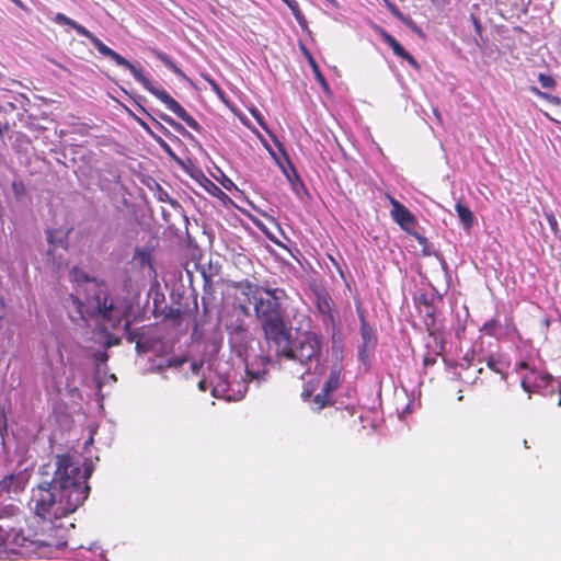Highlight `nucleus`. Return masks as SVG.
Listing matches in <instances>:
<instances>
[{
	"label": "nucleus",
	"instance_id": "obj_36",
	"mask_svg": "<svg viewBox=\"0 0 561 561\" xmlns=\"http://www.w3.org/2000/svg\"><path fill=\"white\" fill-rule=\"evenodd\" d=\"M157 57L167 66L170 67L173 62L165 54L158 53Z\"/></svg>",
	"mask_w": 561,
	"mask_h": 561
},
{
	"label": "nucleus",
	"instance_id": "obj_4",
	"mask_svg": "<svg viewBox=\"0 0 561 561\" xmlns=\"http://www.w3.org/2000/svg\"><path fill=\"white\" fill-rule=\"evenodd\" d=\"M89 304L93 314L112 329H117L123 320L129 317L126 300L112 295L106 283L102 279H93L92 296Z\"/></svg>",
	"mask_w": 561,
	"mask_h": 561
},
{
	"label": "nucleus",
	"instance_id": "obj_11",
	"mask_svg": "<svg viewBox=\"0 0 561 561\" xmlns=\"http://www.w3.org/2000/svg\"><path fill=\"white\" fill-rule=\"evenodd\" d=\"M32 528H10L7 549L16 554L35 557V541Z\"/></svg>",
	"mask_w": 561,
	"mask_h": 561
},
{
	"label": "nucleus",
	"instance_id": "obj_26",
	"mask_svg": "<svg viewBox=\"0 0 561 561\" xmlns=\"http://www.w3.org/2000/svg\"><path fill=\"white\" fill-rule=\"evenodd\" d=\"M124 322V330L126 332V340L128 343L136 342V348L138 352H144L141 350V344L139 341H137L138 334L131 330V322L129 321L128 317L123 320Z\"/></svg>",
	"mask_w": 561,
	"mask_h": 561
},
{
	"label": "nucleus",
	"instance_id": "obj_40",
	"mask_svg": "<svg viewBox=\"0 0 561 561\" xmlns=\"http://www.w3.org/2000/svg\"><path fill=\"white\" fill-rule=\"evenodd\" d=\"M174 73H176L178 76H181L183 78H186L184 76V73L182 72V70L180 68H178L173 62L171 64V66L169 67Z\"/></svg>",
	"mask_w": 561,
	"mask_h": 561
},
{
	"label": "nucleus",
	"instance_id": "obj_12",
	"mask_svg": "<svg viewBox=\"0 0 561 561\" xmlns=\"http://www.w3.org/2000/svg\"><path fill=\"white\" fill-rule=\"evenodd\" d=\"M357 314L360 323V337L362 345L358 347V357L362 362L368 359V352L373 350L377 344L376 331L366 320L365 311L357 307Z\"/></svg>",
	"mask_w": 561,
	"mask_h": 561
},
{
	"label": "nucleus",
	"instance_id": "obj_43",
	"mask_svg": "<svg viewBox=\"0 0 561 561\" xmlns=\"http://www.w3.org/2000/svg\"><path fill=\"white\" fill-rule=\"evenodd\" d=\"M251 113H252V114H253V116L256 118V121L259 122V124H260L261 126H263V127H264V123H263V121H262V117H261L260 113H259L256 110H252V111H251Z\"/></svg>",
	"mask_w": 561,
	"mask_h": 561
},
{
	"label": "nucleus",
	"instance_id": "obj_7",
	"mask_svg": "<svg viewBox=\"0 0 561 561\" xmlns=\"http://www.w3.org/2000/svg\"><path fill=\"white\" fill-rule=\"evenodd\" d=\"M133 77L151 94L159 99L168 110L173 112L179 118L185 122L190 127L197 129V122L175 101L167 91L156 88L151 81L135 65L128 69Z\"/></svg>",
	"mask_w": 561,
	"mask_h": 561
},
{
	"label": "nucleus",
	"instance_id": "obj_14",
	"mask_svg": "<svg viewBox=\"0 0 561 561\" xmlns=\"http://www.w3.org/2000/svg\"><path fill=\"white\" fill-rule=\"evenodd\" d=\"M28 477L24 471L9 473L0 481V496L19 494L24 491Z\"/></svg>",
	"mask_w": 561,
	"mask_h": 561
},
{
	"label": "nucleus",
	"instance_id": "obj_54",
	"mask_svg": "<svg viewBox=\"0 0 561 561\" xmlns=\"http://www.w3.org/2000/svg\"><path fill=\"white\" fill-rule=\"evenodd\" d=\"M284 2H286L288 4V2H291V0H283Z\"/></svg>",
	"mask_w": 561,
	"mask_h": 561
},
{
	"label": "nucleus",
	"instance_id": "obj_45",
	"mask_svg": "<svg viewBox=\"0 0 561 561\" xmlns=\"http://www.w3.org/2000/svg\"><path fill=\"white\" fill-rule=\"evenodd\" d=\"M47 240L49 243H55V237H53V231H47Z\"/></svg>",
	"mask_w": 561,
	"mask_h": 561
},
{
	"label": "nucleus",
	"instance_id": "obj_13",
	"mask_svg": "<svg viewBox=\"0 0 561 561\" xmlns=\"http://www.w3.org/2000/svg\"><path fill=\"white\" fill-rule=\"evenodd\" d=\"M392 206L391 216L393 220L405 231H410L416 224L414 215L394 197L387 196Z\"/></svg>",
	"mask_w": 561,
	"mask_h": 561
},
{
	"label": "nucleus",
	"instance_id": "obj_51",
	"mask_svg": "<svg viewBox=\"0 0 561 561\" xmlns=\"http://www.w3.org/2000/svg\"><path fill=\"white\" fill-rule=\"evenodd\" d=\"M198 386H199V388H201L202 390H205V388H204V381H201V382L198 383Z\"/></svg>",
	"mask_w": 561,
	"mask_h": 561
},
{
	"label": "nucleus",
	"instance_id": "obj_42",
	"mask_svg": "<svg viewBox=\"0 0 561 561\" xmlns=\"http://www.w3.org/2000/svg\"><path fill=\"white\" fill-rule=\"evenodd\" d=\"M247 375L250 377L251 380H259L261 378L260 373H253L250 369H247Z\"/></svg>",
	"mask_w": 561,
	"mask_h": 561
},
{
	"label": "nucleus",
	"instance_id": "obj_2",
	"mask_svg": "<svg viewBox=\"0 0 561 561\" xmlns=\"http://www.w3.org/2000/svg\"><path fill=\"white\" fill-rule=\"evenodd\" d=\"M280 320L282 322L278 327L272 329L271 333H267V330L263 332L266 344L274 347L278 356L288 360H297L302 365H307L312 359L318 358L321 352L319 335L314 332H304L297 337L296 343L293 344V323L286 311L282 314Z\"/></svg>",
	"mask_w": 561,
	"mask_h": 561
},
{
	"label": "nucleus",
	"instance_id": "obj_6",
	"mask_svg": "<svg viewBox=\"0 0 561 561\" xmlns=\"http://www.w3.org/2000/svg\"><path fill=\"white\" fill-rule=\"evenodd\" d=\"M133 77L151 94L159 99L168 110L173 112L179 118L185 122L190 127L197 129V122L175 101L167 91L156 88L151 81L135 65L128 69Z\"/></svg>",
	"mask_w": 561,
	"mask_h": 561
},
{
	"label": "nucleus",
	"instance_id": "obj_19",
	"mask_svg": "<svg viewBox=\"0 0 561 561\" xmlns=\"http://www.w3.org/2000/svg\"><path fill=\"white\" fill-rule=\"evenodd\" d=\"M383 39L392 48L394 55L405 59L410 65L414 67L417 66L415 59L402 47V45L393 36H391L388 33H385Z\"/></svg>",
	"mask_w": 561,
	"mask_h": 561
},
{
	"label": "nucleus",
	"instance_id": "obj_34",
	"mask_svg": "<svg viewBox=\"0 0 561 561\" xmlns=\"http://www.w3.org/2000/svg\"><path fill=\"white\" fill-rule=\"evenodd\" d=\"M9 526L3 527L0 525V547H4L7 549L8 546V538H9V530H7Z\"/></svg>",
	"mask_w": 561,
	"mask_h": 561
},
{
	"label": "nucleus",
	"instance_id": "obj_24",
	"mask_svg": "<svg viewBox=\"0 0 561 561\" xmlns=\"http://www.w3.org/2000/svg\"><path fill=\"white\" fill-rule=\"evenodd\" d=\"M334 402L335 401L333 400L332 396L328 392H324L322 389L321 392L313 397V403L317 411H321L327 407H332Z\"/></svg>",
	"mask_w": 561,
	"mask_h": 561
},
{
	"label": "nucleus",
	"instance_id": "obj_27",
	"mask_svg": "<svg viewBox=\"0 0 561 561\" xmlns=\"http://www.w3.org/2000/svg\"><path fill=\"white\" fill-rule=\"evenodd\" d=\"M163 316L165 320H170L176 325L181 324L182 311L179 308L169 307L165 309Z\"/></svg>",
	"mask_w": 561,
	"mask_h": 561
},
{
	"label": "nucleus",
	"instance_id": "obj_28",
	"mask_svg": "<svg viewBox=\"0 0 561 561\" xmlns=\"http://www.w3.org/2000/svg\"><path fill=\"white\" fill-rule=\"evenodd\" d=\"M500 327H501V323H500L499 319L493 318V319L486 321L482 325L481 331L484 332L486 335L494 336L496 334L497 330L500 329Z\"/></svg>",
	"mask_w": 561,
	"mask_h": 561
},
{
	"label": "nucleus",
	"instance_id": "obj_10",
	"mask_svg": "<svg viewBox=\"0 0 561 561\" xmlns=\"http://www.w3.org/2000/svg\"><path fill=\"white\" fill-rule=\"evenodd\" d=\"M265 149L270 152L275 163L280 169L282 173L285 175L287 181L289 182L291 188L295 192H298L299 187H304V182L298 174L296 168L294 167L290 158L285 150L283 142H275L277 146V151H275L270 142H263Z\"/></svg>",
	"mask_w": 561,
	"mask_h": 561
},
{
	"label": "nucleus",
	"instance_id": "obj_25",
	"mask_svg": "<svg viewBox=\"0 0 561 561\" xmlns=\"http://www.w3.org/2000/svg\"><path fill=\"white\" fill-rule=\"evenodd\" d=\"M309 61H310V65H311V68L313 70V73H314V77H316V80L319 82V84L321 85V88L323 89V91L327 93V94H330L331 93V90H330V87L325 80V78L323 77V75L321 73L317 62L314 61V59L309 56Z\"/></svg>",
	"mask_w": 561,
	"mask_h": 561
},
{
	"label": "nucleus",
	"instance_id": "obj_16",
	"mask_svg": "<svg viewBox=\"0 0 561 561\" xmlns=\"http://www.w3.org/2000/svg\"><path fill=\"white\" fill-rule=\"evenodd\" d=\"M445 343L442 337H432L426 342V352L423 355V365L425 367L436 364L437 358L443 355Z\"/></svg>",
	"mask_w": 561,
	"mask_h": 561
},
{
	"label": "nucleus",
	"instance_id": "obj_37",
	"mask_svg": "<svg viewBox=\"0 0 561 561\" xmlns=\"http://www.w3.org/2000/svg\"><path fill=\"white\" fill-rule=\"evenodd\" d=\"M157 57L167 66L170 67L173 62L165 54L158 53Z\"/></svg>",
	"mask_w": 561,
	"mask_h": 561
},
{
	"label": "nucleus",
	"instance_id": "obj_39",
	"mask_svg": "<svg viewBox=\"0 0 561 561\" xmlns=\"http://www.w3.org/2000/svg\"><path fill=\"white\" fill-rule=\"evenodd\" d=\"M9 126L8 125H4L3 128L0 126V137L1 138H4V137H9L11 138L12 136L8 133L9 131Z\"/></svg>",
	"mask_w": 561,
	"mask_h": 561
},
{
	"label": "nucleus",
	"instance_id": "obj_44",
	"mask_svg": "<svg viewBox=\"0 0 561 561\" xmlns=\"http://www.w3.org/2000/svg\"><path fill=\"white\" fill-rule=\"evenodd\" d=\"M232 330L236 333H243V332H245V328H244L243 323L237 324L236 327L232 328Z\"/></svg>",
	"mask_w": 561,
	"mask_h": 561
},
{
	"label": "nucleus",
	"instance_id": "obj_20",
	"mask_svg": "<svg viewBox=\"0 0 561 561\" xmlns=\"http://www.w3.org/2000/svg\"><path fill=\"white\" fill-rule=\"evenodd\" d=\"M455 209L463 228L471 229L473 226V214L470 208L462 203H457Z\"/></svg>",
	"mask_w": 561,
	"mask_h": 561
},
{
	"label": "nucleus",
	"instance_id": "obj_17",
	"mask_svg": "<svg viewBox=\"0 0 561 561\" xmlns=\"http://www.w3.org/2000/svg\"><path fill=\"white\" fill-rule=\"evenodd\" d=\"M485 366L489 370L497 375L501 381H506L508 364L501 356H488L485 359Z\"/></svg>",
	"mask_w": 561,
	"mask_h": 561
},
{
	"label": "nucleus",
	"instance_id": "obj_50",
	"mask_svg": "<svg viewBox=\"0 0 561 561\" xmlns=\"http://www.w3.org/2000/svg\"><path fill=\"white\" fill-rule=\"evenodd\" d=\"M73 300L78 305V308H81V301L78 298H75Z\"/></svg>",
	"mask_w": 561,
	"mask_h": 561
},
{
	"label": "nucleus",
	"instance_id": "obj_1",
	"mask_svg": "<svg viewBox=\"0 0 561 561\" xmlns=\"http://www.w3.org/2000/svg\"><path fill=\"white\" fill-rule=\"evenodd\" d=\"M92 471L90 462L81 467L69 454L57 455L51 481L38 484L32 492L34 514L42 520H51L76 512L89 496Z\"/></svg>",
	"mask_w": 561,
	"mask_h": 561
},
{
	"label": "nucleus",
	"instance_id": "obj_22",
	"mask_svg": "<svg viewBox=\"0 0 561 561\" xmlns=\"http://www.w3.org/2000/svg\"><path fill=\"white\" fill-rule=\"evenodd\" d=\"M317 306H318L319 312L324 318H327L331 322H334L332 300L329 297H320L318 299Z\"/></svg>",
	"mask_w": 561,
	"mask_h": 561
},
{
	"label": "nucleus",
	"instance_id": "obj_30",
	"mask_svg": "<svg viewBox=\"0 0 561 561\" xmlns=\"http://www.w3.org/2000/svg\"><path fill=\"white\" fill-rule=\"evenodd\" d=\"M391 12L399 18L407 26L413 30L416 33H421L420 28L415 25V23L410 19L404 16L400 11H398L394 7H390Z\"/></svg>",
	"mask_w": 561,
	"mask_h": 561
},
{
	"label": "nucleus",
	"instance_id": "obj_46",
	"mask_svg": "<svg viewBox=\"0 0 561 561\" xmlns=\"http://www.w3.org/2000/svg\"><path fill=\"white\" fill-rule=\"evenodd\" d=\"M416 239L419 240V242L423 245H425L427 243V240L425 237L423 236H420V234H416Z\"/></svg>",
	"mask_w": 561,
	"mask_h": 561
},
{
	"label": "nucleus",
	"instance_id": "obj_29",
	"mask_svg": "<svg viewBox=\"0 0 561 561\" xmlns=\"http://www.w3.org/2000/svg\"><path fill=\"white\" fill-rule=\"evenodd\" d=\"M11 188L16 201H21L26 196L27 191L25 184L22 181H13Z\"/></svg>",
	"mask_w": 561,
	"mask_h": 561
},
{
	"label": "nucleus",
	"instance_id": "obj_5",
	"mask_svg": "<svg viewBox=\"0 0 561 561\" xmlns=\"http://www.w3.org/2000/svg\"><path fill=\"white\" fill-rule=\"evenodd\" d=\"M35 557L51 559L67 546L65 529L53 525L51 520L37 522L33 530Z\"/></svg>",
	"mask_w": 561,
	"mask_h": 561
},
{
	"label": "nucleus",
	"instance_id": "obj_48",
	"mask_svg": "<svg viewBox=\"0 0 561 561\" xmlns=\"http://www.w3.org/2000/svg\"><path fill=\"white\" fill-rule=\"evenodd\" d=\"M473 23H474V27H476V30L479 32V31H480V24H479V22H478L476 19H473Z\"/></svg>",
	"mask_w": 561,
	"mask_h": 561
},
{
	"label": "nucleus",
	"instance_id": "obj_21",
	"mask_svg": "<svg viewBox=\"0 0 561 561\" xmlns=\"http://www.w3.org/2000/svg\"><path fill=\"white\" fill-rule=\"evenodd\" d=\"M423 322L428 333V339L440 337L437 332L435 311L432 307H428V310L424 316Z\"/></svg>",
	"mask_w": 561,
	"mask_h": 561
},
{
	"label": "nucleus",
	"instance_id": "obj_49",
	"mask_svg": "<svg viewBox=\"0 0 561 561\" xmlns=\"http://www.w3.org/2000/svg\"><path fill=\"white\" fill-rule=\"evenodd\" d=\"M240 309L244 314H248V308L245 306H240Z\"/></svg>",
	"mask_w": 561,
	"mask_h": 561
},
{
	"label": "nucleus",
	"instance_id": "obj_56",
	"mask_svg": "<svg viewBox=\"0 0 561 561\" xmlns=\"http://www.w3.org/2000/svg\"><path fill=\"white\" fill-rule=\"evenodd\" d=\"M19 0H13V2H18Z\"/></svg>",
	"mask_w": 561,
	"mask_h": 561
},
{
	"label": "nucleus",
	"instance_id": "obj_18",
	"mask_svg": "<svg viewBox=\"0 0 561 561\" xmlns=\"http://www.w3.org/2000/svg\"><path fill=\"white\" fill-rule=\"evenodd\" d=\"M341 375H342V365L340 363L333 364L330 369L329 377L322 387V390L332 396L333 392H335L341 386V382H342Z\"/></svg>",
	"mask_w": 561,
	"mask_h": 561
},
{
	"label": "nucleus",
	"instance_id": "obj_9",
	"mask_svg": "<svg viewBox=\"0 0 561 561\" xmlns=\"http://www.w3.org/2000/svg\"><path fill=\"white\" fill-rule=\"evenodd\" d=\"M515 371L520 377V387L528 394L547 386L552 380V376L549 373L538 369L527 360L516 364Z\"/></svg>",
	"mask_w": 561,
	"mask_h": 561
},
{
	"label": "nucleus",
	"instance_id": "obj_31",
	"mask_svg": "<svg viewBox=\"0 0 561 561\" xmlns=\"http://www.w3.org/2000/svg\"><path fill=\"white\" fill-rule=\"evenodd\" d=\"M530 92H533L535 95H537L538 98L540 99H543L546 101H548L549 103H552V104H559L560 103V100L559 98L557 96H553V95H550L546 92H542L540 91L538 88L536 87H530Z\"/></svg>",
	"mask_w": 561,
	"mask_h": 561
},
{
	"label": "nucleus",
	"instance_id": "obj_52",
	"mask_svg": "<svg viewBox=\"0 0 561 561\" xmlns=\"http://www.w3.org/2000/svg\"><path fill=\"white\" fill-rule=\"evenodd\" d=\"M483 370H484V368H483V367H479V368H478V373H479V374H482V373H483Z\"/></svg>",
	"mask_w": 561,
	"mask_h": 561
},
{
	"label": "nucleus",
	"instance_id": "obj_15",
	"mask_svg": "<svg viewBox=\"0 0 561 561\" xmlns=\"http://www.w3.org/2000/svg\"><path fill=\"white\" fill-rule=\"evenodd\" d=\"M160 145L163 147V149L168 152V154L191 176L193 178L194 180L196 181H201V180H205L207 181L208 183H210L216 190L220 191L218 188V186H216L213 182H210L206 176L205 174L203 173V171L197 168L194 162L192 161V159L190 158H185V159H182L180 157H178L169 147L168 142H160Z\"/></svg>",
	"mask_w": 561,
	"mask_h": 561
},
{
	"label": "nucleus",
	"instance_id": "obj_3",
	"mask_svg": "<svg viewBox=\"0 0 561 561\" xmlns=\"http://www.w3.org/2000/svg\"><path fill=\"white\" fill-rule=\"evenodd\" d=\"M237 288L252 301L254 317L262 333L265 330L271 333L272 329L278 327L282 314L286 311L283 302L288 297L284 288L260 286L248 279L239 282Z\"/></svg>",
	"mask_w": 561,
	"mask_h": 561
},
{
	"label": "nucleus",
	"instance_id": "obj_8",
	"mask_svg": "<svg viewBox=\"0 0 561 561\" xmlns=\"http://www.w3.org/2000/svg\"><path fill=\"white\" fill-rule=\"evenodd\" d=\"M54 22L60 25H68L76 30L77 33L80 35L87 37L91 41V43L94 45V47L98 49V51L107 58H111L115 61L116 65L125 67L126 69H129L131 67V62H129L126 58L114 51L112 48L106 46L101 39H99L96 36H94L89 30H87L81 24L77 23L76 21L69 19L62 13H57L54 18Z\"/></svg>",
	"mask_w": 561,
	"mask_h": 561
},
{
	"label": "nucleus",
	"instance_id": "obj_32",
	"mask_svg": "<svg viewBox=\"0 0 561 561\" xmlns=\"http://www.w3.org/2000/svg\"><path fill=\"white\" fill-rule=\"evenodd\" d=\"M538 80L546 89H552L556 85V80L549 75L540 73Z\"/></svg>",
	"mask_w": 561,
	"mask_h": 561
},
{
	"label": "nucleus",
	"instance_id": "obj_33",
	"mask_svg": "<svg viewBox=\"0 0 561 561\" xmlns=\"http://www.w3.org/2000/svg\"><path fill=\"white\" fill-rule=\"evenodd\" d=\"M546 218H547V221H548L551 230L557 234L559 231V226H558V221H557V218L553 215V213H551V211L546 213Z\"/></svg>",
	"mask_w": 561,
	"mask_h": 561
},
{
	"label": "nucleus",
	"instance_id": "obj_23",
	"mask_svg": "<svg viewBox=\"0 0 561 561\" xmlns=\"http://www.w3.org/2000/svg\"><path fill=\"white\" fill-rule=\"evenodd\" d=\"M70 277L76 283H88L90 284L89 290L92 293L93 289V279H98L96 277H90L84 271L75 266L70 271Z\"/></svg>",
	"mask_w": 561,
	"mask_h": 561
},
{
	"label": "nucleus",
	"instance_id": "obj_47",
	"mask_svg": "<svg viewBox=\"0 0 561 561\" xmlns=\"http://www.w3.org/2000/svg\"><path fill=\"white\" fill-rule=\"evenodd\" d=\"M10 511H11V514H14L15 512H19V507L14 506V505H11L10 506Z\"/></svg>",
	"mask_w": 561,
	"mask_h": 561
},
{
	"label": "nucleus",
	"instance_id": "obj_41",
	"mask_svg": "<svg viewBox=\"0 0 561 561\" xmlns=\"http://www.w3.org/2000/svg\"><path fill=\"white\" fill-rule=\"evenodd\" d=\"M203 277H204L205 285H207V286L213 285L211 275H208V274H206L205 271H203Z\"/></svg>",
	"mask_w": 561,
	"mask_h": 561
},
{
	"label": "nucleus",
	"instance_id": "obj_55",
	"mask_svg": "<svg viewBox=\"0 0 561 561\" xmlns=\"http://www.w3.org/2000/svg\"><path fill=\"white\" fill-rule=\"evenodd\" d=\"M558 405H561V399H559V401H558Z\"/></svg>",
	"mask_w": 561,
	"mask_h": 561
},
{
	"label": "nucleus",
	"instance_id": "obj_35",
	"mask_svg": "<svg viewBox=\"0 0 561 561\" xmlns=\"http://www.w3.org/2000/svg\"><path fill=\"white\" fill-rule=\"evenodd\" d=\"M288 7L290 8V10L293 11V13L295 14L296 19L298 21H300V12L298 10V5L295 1H291V2H288Z\"/></svg>",
	"mask_w": 561,
	"mask_h": 561
},
{
	"label": "nucleus",
	"instance_id": "obj_38",
	"mask_svg": "<svg viewBox=\"0 0 561 561\" xmlns=\"http://www.w3.org/2000/svg\"><path fill=\"white\" fill-rule=\"evenodd\" d=\"M206 80H207V82L210 84L211 89H213L216 93H218V94H220V93H221L220 88L218 87V84H217L213 79H210V78H206Z\"/></svg>",
	"mask_w": 561,
	"mask_h": 561
},
{
	"label": "nucleus",
	"instance_id": "obj_53",
	"mask_svg": "<svg viewBox=\"0 0 561 561\" xmlns=\"http://www.w3.org/2000/svg\"><path fill=\"white\" fill-rule=\"evenodd\" d=\"M328 2L332 3V4H335L336 1L335 0H327Z\"/></svg>",
	"mask_w": 561,
	"mask_h": 561
}]
</instances>
